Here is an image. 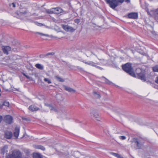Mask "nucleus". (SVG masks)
I'll use <instances>...</instances> for the list:
<instances>
[{"instance_id":"18","label":"nucleus","mask_w":158,"mask_h":158,"mask_svg":"<svg viewBox=\"0 0 158 158\" xmlns=\"http://www.w3.org/2000/svg\"><path fill=\"white\" fill-rule=\"evenodd\" d=\"M64 89L67 91L70 92H72V93H74L75 92V90L69 87H67V86H64Z\"/></svg>"},{"instance_id":"4","label":"nucleus","mask_w":158,"mask_h":158,"mask_svg":"<svg viewBox=\"0 0 158 158\" xmlns=\"http://www.w3.org/2000/svg\"><path fill=\"white\" fill-rule=\"evenodd\" d=\"M146 10L148 15L154 17L156 19H158V8L151 10L150 11H148V9H146Z\"/></svg>"},{"instance_id":"7","label":"nucleus","mask_w":158,"mask_h":158,"mask_svg":"<svg viewBox=\"0 0 158 158\" xmlns=\"http://www.w3.org/2000/svg\"><path fill=\"white\" fill-rule=\"evenodd\" d=\"M4 121L7 124H10L12 123L13 118L9 115H6L4 117Z\"/></svg>"},{"instance_id":"33","label":"nucleus","mask_w":158,"mask_h":158,"mask_svg":"<svg viewBox=\"0 0 158 158\" xmlns=\"http://www.w3.org/2000/svg\"><path fill=\"white\" fill-rule=\"evenodd\" d=\"M119 138L122 140H124L126 139V137L124 136H119Z\"/></svg>"},{"instance_id":"5","label":"nucleus","mask_w":158,"mask_h":158,"mask_svg":"<svg viewBox=\"0 0 158 158\" xmlns=\"http://www.w3.org/2000/svg\"><path fill=\"white\" fill-rule=\"evenodd\" d=\"M107 4L111 8L113 9L119 5L116 0H110Z\"/></svg>"},{"instance_id":"37","label":"nucleus","mask_w":158,"mask_h":158,"mask_svg":"<svg viewBox=\"0 0 158 158\" xmlns=\"http://www.w3.org/2000/svg\"><path fill=\"white\" fill-rule=\"evenodd\" d=\"M36 25L39 26H41L43 25L42 24V23H37L36 24Z\"/></svg>"},{"instance_id":"27","label":"nucleus","mask_w":158,"mask_h":158,"mask_svg":"<svg viewBox=\"0 0 158 158\" xmlns=\"http://www.w3.org/2000/svg\"><path fill=\"white\" fill-rule=\"evenodd\" d=\"M94 117L96 118V120L98 121H100L101 118L98 117V114L96 113H95L94 114Z\"/></svg>"},{"instance_id":"24","label":"nucleus","mask_w":158,"mask_h":158,"mask_svg":"<svg viewBox=\"0 0 158 158\" xmlns=\"http://www.w3.org/2000/svg\"><path fill=\"white\" fill-rule=\"evenodd\" d=\"M35 66L36 67V68L40 69H44V67L43 65H42L41 64H35Z\"/></svg>"},{"instance_id":"39","label":"nucleus","mask_w":158,"mask_h":158,"mask_svg":"<svg viewBox=\"0 0 158 158\" xmlns=\"http://www.w3.org/2000/svg\"><path fill=\"white\" fill-rule=\"evenodd\" d=\"M155 82L156 83L158 84V77H156Z\"/></svg>"},{"instance_id":"28","label":"nucleus","mask_w":158,"mask_h":158,"mask_svg":"<svg viewBox=\"0 0 158 158\" xmlns=\"http://www.w3.org/2000/svg\"><path fill=\"white\" fill-rule=\"evenodd\" d=\"M17 3L16 2H13L11 4H10L9 5L10 6V7H12L13 8H15L16 7V4H17Z\"/></svg>"},{"instance_id":"46","label":"nucleus","mask_w":158,"mask_h":158,"mask_svg":"<svg viewBox=\"0 0 158 158\" xmlns=\"http://www.w3.org/2000/svg\"><path fill=\"white\" fill-rule=\"evenodd\" d=\"M98 59L99 60H100V59H99V58H98Z\"/></svg>"},{"instance_id":"13","label":"nucleus","mask_w":158,"mask_h":158,"mask_svg":"<svg viewBox=\"0 0 158 158\" xmlns=\"http://www.w3.org/2000/svg\"><path fill=\"white\" fill-rule=\"evenodd\" d=\"M12 135V133L10 131H6L5 132L4 136L7 139H10L11 138Z\"/></svg>"},{"instance_id":"31","label":"nucleus","mask_w":158,"mask_h":158,"mask_svg":"<svg viewBox=\"0 0 158 158\" xmlns=\"http://www.w3.org/2000/svg\"><path fill=\"white\" fill-rule=\"evenodd\" d=\"M44 80L45 81L47 82L48 84H50L52 83L50 80L48 78H44Z\"/></svg>"},{"instance_id":"16","label":"nucleus","mask_w":158,"mask_h":158,"mask_svg":"<svg viewBox=\"0 0 158 158\" xmlns=\"http://www.w3.org/2000/svg\"><path fill=\"white\" fill-rule=\"evenodd\" d=\"M29 110L32 111H36L38 110L39 108L34 105H31L29 106L28 108Z\"/></svg>"},{"instance_id":"38","label":"nucleus","mask_w":158,"mask_h":158,"mask_svg":"<svg viewBox=\"0 0 158 158\" xmlns=\"http://www.w3.org/2000/svg\"><path fill=\"white\" fill-rule=\"evenodd\" d=\"M3 119V117L2 116L0 115V123L2 122Z\"/></svg>"},{"instance_id":"23","label":"nucleus","mask_w":158,"mask_h":158,"mask_svg":"<svg viewBox=\"0 0 158 158\" xmlns=\"http://www.w3.org/2000/svg\"><path fill=\"white\" fill-rule=\"evenodd\" d=\"M46 105L47 106L49 107V108L51 110H53L55 111H57V110L51 105L48 104Z\"/></svg>"},{"instance_id":"14","label":"nucleus","mask_w":158,"mask_h":158,"mask_svg":"<svg viewBox=\"0 0 158 158\" xmlns=\"http://www.w3.org/2000/svg\"><path fill=\"white\" fill-rule=\"evenodd\" d=\"M2 49L4 53L7 55L8 54V52L11 50V48L8 46H2Z\"/></svg>"},{"instance_id":"42","label":"nucleus","mask_w":158,"mask_h":158,"mask_svg":"<svg viewBox=\"0 0 158 158\" xmlns=\"http://www.w3.org/2000/svg\"><path fill=\"white\" fill-rule=\"evenodd\" d=\"M77 68L79 69H81V70H82V68L80 67H79V66H78L77 67Z\"/></svg>"},{"instance_id":"30","label":"nucleus","mask_w":158,"mask_h":158,"mask_svg":"<svg viewBox=\"0 0 158 158\" xmlns=\"http://www.w3.org/2000/svg\"><path fill=\"white\" fill-rule=\"evenodd\" d=\"M94 95V97L96 98H99L100 97V95L99 94H98L96 92H93Z\"/></svg>"},{"instance_id":"15","label":"nucleus","mask_w":158,"mask_h":158,"mask_svg":"<svg viewBox=\"0 0 158 158\" xmlns=\"http://www.w3.org/2000/svg\"><path fill=\"white\" fill-rule=\"evenodd\" d=\"M8 145H5L1 148V153L3 155H4L6 152H8Z\"/></svg>"},{"instance_id":"35","label":"nucleus","mask_w":158,"mask_h":158,"mask_svg":"<svg viewBox=\"0 0 158 158\" xmlns=\"http://www.w3.org/2000/svg\"><path fill=\"white\" fill-rule=\"evenodd\" d=\"M27 79H29V80L31 81L32 80V77H30L29 76L27 75L26 77Z\"/></svg>"},{"instance_id":"3","label":"nucleus","mask_w":158,"mask_h":158,"mask_svg":"<svg viewBox=\"0 0 158 158\" xmlns=\"http://www.w3.org/2000/svg\"><path fill=\"white\" fill-rule=\"evenodd\" d=\"M132 143L135 145V148L136 149L141 148L144 143L142 139H138L135 138L132 139Z\"/></svg>"},{"instance_id":"1","label":"nucleus","mask_w":158,"mask_h":158,"mask_svg":"<svg viewBox=\"0 0 158 158\" xmlns=\"http://www.w3.org/2000/svg\"><path fill=\"white\" fill-rule=\"evenodd\" d=\"M122 69L124 71L129 73L132 77H137L143 81H146L145 74L144 73L142 72L140 73H137V75H136L133 71V69L131 67V64L127 63L123 65Z\"/></svg>"},{"instance_id":"43","label":"nucleus","mask_w":158,"mask_h":158,"mask_svg":"<svg viewBox=\"0 0 158 158\" xmlns=\"http://www.w3.org/2000/svg\"><path fill=\"white\" fill-rule=\"evenodd\" d=\"M23 75L25 76V77H26V76H27V75H26V74H25V73H23Z\"/></svg>"},{"instance_id":"10","label":"nucleus","mask_w":158,"mask_h":158,"mask_svg":"<svg viewBox=\"0 0 158 158\" xmlns=\"http://www.w3.org/2000/svg\"><path fill=\"white\" fill-rule=\"evenodd\" d=\"M53 9H54V13L55 14H58L61 13L65 14L67 13L66 11H64L62 9L60 8H53Z\"/></svg>"},{"instance_id":"44","label":"nucleus","mask_w":158,"mask_h":158,"mask_svg":"<svg viewBox=\"0 0 158 158\" xmlns=\"http://www.w3.org/2000/svg\"><path fill=\"white\" fill-rule=\"evenodd\" d=\"M52 54V53H49L48 54V55H49V54L50 55V54Z\"/></svg>"},{"instance_id":"32","label":"nucleus","mask_w":158,"mask_h":158,"mask_svg":"<svg viewBox=\"0 0 158 158\" xmlns=\"http://www.w3.org/2000/svg\"><path fill=\"white\" fill-rule=\"evenodd\" d=\"M119 5L122 4L124 1V0H116Z\"/></svg>"},{"instance_id":"17","label":"nucleus","mask_w":158,"mask_h":158,"mask_svg":"<svg viewBox=\"0 0 158 158\" xmlns=\"http://www.w3.org/2000/svg\"><path fill=\"white\" fill-rule=\"evenodd\" d=\"M34 147L36 149H40L43 151L45 150L44 147L41 145H34Z\"/></svg>"},{"instance_id":"26","label":"nucleus","mask_w":158,"mask_h":158,"mask_svg":"<svg viewBox=\"0 0 158 158\" xmlns=\"http://www.w3.org/2000/svg\"><path fill=\"white\" fill-rule=\"evenodd\" d=\"M152 69L153 71L158 72V65H156L153 67Z\"/></svg>"},{"instance_id":"25","label":"nucleus","mask_w":158,"mask_h":158,"mask_svg":"<svg viewBox=\"0 0 158 158\" xmlns=\"http://www.w3.org/2000/svg\"><path fill=\"white\" fill-rule=\"evenodd\" d=\"M55 78L58 81L63 82L64 81V79L61 78V77H59L56 76H55Z\"/></svg>"},{"instance_id":"11","label":"nucleus","mask_w":158,"mask_h":158,"mask_svg":"<svg viewBox=\"0 0 158 158\" xmlns=\"http://www.w3.org/2000/svg\"><path fill=\"white\" fill-rule=\"evenodd\" d=\"M127 16L129 18L135 19L138 18V14L136 12H132L129 13Z\"/></svg>"},{"instance_id":"36","label":"nucleus","mask_w":158,"mask_h":158,"mask_svg":"<svg viewBox=\"0 0 158 158\" xmlns=\"http://www.w3.org/2000/svg\"><path fill=\"white\" fill-rule=\"evenodd\" d=\"M75 23H79L80 21H79V20L78 19H76L75 20Z\"/></svg>"},{"instance_id":"9","label":"nucleus","mask_w":158,"mask_h":158,"mask_svg":"<svg viewBox=\"0 0 158 158\" xmlns=\"http://www.w3.org/2000/svg\"><path fill=\"white\" fill-rule=\"evenodd\" d=\"M28 13V10L26 8L20 9L19 11L17 12V14L19 16L26 15Z\"/></svg>"},{"instance_id":"6","label":"nucleus","mask_w":158,"mask_h":158,"mask_svg":"<svg viewBox=\"0 0 158 158\" xmlns=\"http://www.w3.org/2000/svg\"><path fill=\"white\" fill-rule=\"evenodd\" d=\"M61 26L62 28L66 31L73 32L75 30L73 27L68 25L62 24Z\"/></svg>"},{"instance_id":"8","label":"nucleus","mask_w":158,"mask_h":158,"mask_svg":"<svg viewBox=\"0 0 158 158\" xmlns=\"http://www.w3.org/2000/svg\"><path fill=\"white\" fill-rule=\"evenodd\" d=\"M83 62L85 63V64L91 66H92L95 67L97 68L101 69V68L97 66V64H100V63L98 62L94 63L92 61H90L89 62H85L84 61H82Z\"/></svg>"},{"instance_id":"2","label":"nucleus","mask_w":158,"mask_h":158,"mask_svg":"<svg viewBox=\"0 0 158 158\" xmlns=\"http://www.w3.org/2000/svg\"><path fill=\"white\" fill-rule=\"evenodd\" d=\"M22 155L21 152L17 150H15L9 153H6V158H21Z\"/></svg>"},{"instance_id":"19","label":"nucleus","mask_w":158,"mask_h":158,"mask_svg":"<svg viewBox=\"0 0 158 158\" xmlns=\"http://www.w3.org/2000/svg\"><path fill=\"white\" fill-rule=\"evenodd\" d=\"M102 78L103 81H105V83L107 84L110 85H111V84H113L114 85H115L114 84H113L111 81H110L108 79H106V78H105V77H102Z\"/></svg>"},{"instance_id":"45","label":"nucleus","mask_w":158,"mask_h":158,"mask_svg":"<svg viewBox=\"0 0 158 158\" xmlns=\"http://www.w3.org/2000/svg\"><path fill=\"white\" fill-rule=\"evenodd\" d=\"M95 56H96V57L97 58H98V57H97V56L96 55H95Z\"/></svg>"},{"instance_id":"12","label":"nucleus","mask_w":158,"mask_h":158,"mask_svg":"<svg viewBox=\"0 0 158 158\" xmlns=\"http://www.w3.org/2000/svg\"><path fill=\"white\" fill-rule=\"evenodd\" d=\"M20 131V127H15L14 131V136L16 138H17L19 136Z\"/></svg>"},{"instance_id":"29","label":"nucleus","mask_w":158,"mask_h":158,"mask_svg":"<svg viewBox=\"0 0 158 158\" xmlns=\"http://www.w3.org/2000/svg\"><path fill=\"white\" fill-rule=\"evenodd\" d=\"M36 33L39 34L41 36H44L46 37H49V35L48 34H43V33H41L38 32H37Z\"/></svg>"},{"instance_id":"47","label":"nucleus","mask_w":158,"mask_h":158,"mask_svg":"<svg viewBox=\"0 0 158 158\" xmlns=\"http://www.w3.org/2000/svg\"><path fill=\"white\" fill-rule=\"evenodd\" d=\"M1 95V94H0V96Z\"/></svg>"},{"instance_id":"20","label":"nucleus","mask_w":158,"mask_h":158,"mask_svg":"<svg viewBox=\"0 0 158 158\" xmlns=\"http://www.w3.org/2000/svg\"><path fill=\"white\" fill-rule=\"evenodd\" d=\"M110 154L118 158H123L118 153L111 152H110Z\"/></svg>"},{"instance_id":"34","label":"nucleus","mask_w":158,"mask_h":158,"mask_svg":"<svg viewBox=\"0 0 158 158\" xmlns=\"http://www.w3.org/2000/svg\"><path fill=\"white\" fill-rule=\"evenodd\" d=\"M9 103L7 102H3V105L6 106H9Z\"/></svg>"},{"instance_id":"21","label":"nucleus","mask_w":158,"mask_h":158,"mask_svg":"<svg viewBox=\"0 0 158 158\" xmlns=\"http://www.w3.org/2000/svg\"><path fill=\"white\" fill-rule=\"evenodd\" d=\"M54 9L53 8H52L50 9H46L45 12L47 13L48 14H52L54 13Z\"/></svg>"},{"instance_id":"22","label":"nucleus","mask_w":158,"mask_h":158,"mask_svg":"<svg viewBox=\"0 0 158 158\" xmlns=\"http://www.w3.org/2000/svg\"><path fill=\"white\" fill-rule=\"evenodd\" d=\"M33 158H42V156L39 153H34L33 154Z\"/></svg>"},{"instance_id":"40","label":"nucleus","mask_w":158,"mask_h":158,"mask_svg":"<svg viewBox=\"0 0 158 158\" xmlns=\"http://www.w3.org/2000/svg\"><path fill=\"white\" fill-rule=\"evenodd\" d=\"M110 0H104L107 4Z\"/></svg>"},{"instance_id":"41","label":"nucleus","mask_w":158,"mask_h":158,"mask_svg":"<svg viewBox=\"0 0 158 158\" xmlns=\"http://www.w3.org/2000/svg\"><path fill=\"white\" fill-rule=\"evenodd\" d=\"M125 2L128 3L130 1V0H125Z\"/></svg>"}]
</instances>
